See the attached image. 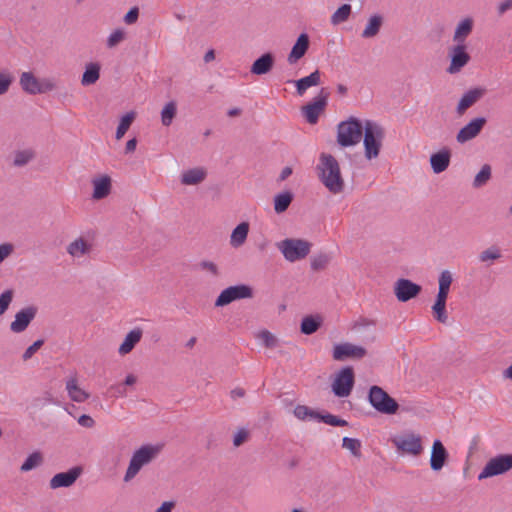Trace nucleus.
Listing matches in <instances>:
<instances>
[{
  "mask_svg": "<svg viewBox=\"0 0 512 512\" xmlns=\"http://www.w3.org/2000/svg\"><path fill=\"white\" fill-rule=\"evenodd\" d=\"M497 9H498L499 15L504 14L506 11L512 9V0L502 1L501 3H499Z\"/></svg>",
  "mask_w": 512,
  "mask_h": 512,
  "instance_id": "60",
  "label": "nucleus"
},
{
  "mask_svg": "<svg viewBox=\"0 0 512 512\" xmlns=\"http://www.w3.org/2000/svg\"><path fill=\"white\" fill-rule=\"evenodd\" d=\"M361 441L356 438L344 437L342 440V447L349 450L353 456H361Z\"/></svg>",
  "mask_w": 512,
  "mask_h": 512,
  "instance_id": "43",
  "label": "nucleus"
},
{
  "mask_svg": "<svg viewBox=\"0 0 512 512\" xmlns=\"http://www.w3.org/2000/svg\"><path fill=\"white\" fill-rule=\"evenodd\" d=\"M448 294H449V291L443 290V289H438V294L436 296L435 301L446 303Z\"/></svg>",
  "mask_w": 512,
  "mask_h": 512,
  "instance_id": "64",
  "label": "nucleus"
},
{
  "mask_svg": "<svg viewBox=\"0 0 512 512\" xmlns=\"http://www.w3.org/2000/svg\"><path fill=\"white\" fill-rule=\"evenodd\" d=\"M364 124L355 117L342 121L337 126V143L341 147L357 145L362 138Z\"/></svg>",
  "mask_w": 512,
  "mask_h": 512,
  "instance_id": "5",
  "label": "nucleus"
},
{
  "mask_svg": "<svg viewBox=\"0 0 512 512\" xmlns=\"http://www.w3.org/2000/svg\"><path fill=\"white\" fill-rule=\"evenodd\" d=\"M109 391L111 392L113 397L122 398L127 396V390L124 384L116 383L109 387Z\"/></svg>",
  "mask_w": 512,
  "mask_h": 512,
  "instance_id": "56",
  "label": "nucleus"
},
{
  "mask_svg": "<svg viewBox=\"0 0 512 512\" xmlns=\"http://www.w3.org/2000/svg\"><path fill=\"white\" fill-rule=\"evenodd\" d=\"M318 422H324L325 424L331 425V426H345L347 425V421L344 419H340L335 415L332 414H325L321 415L318 414Z\"/></svg>",
  "mask_w": 512,
  "mask_h": 512,
  "instance_id": "49",
  "label": "nucleus"
},
{
  "mask_svg": "<svg viewBox=\"0 0 512 512\" xmlns=\"http://www.w3.org/2000/svg\"><path fill=\"white\" fill-rule=\"evenodd\" d=\"M294 415L296 418L300 420H306V419H312V420H318V412L310 409L309 407L305 405H297L294 408Z\"/></svg>",
  "mask_w": 512,
  "mask_h": 512,
  "instance_id": "42",
  "label": "nucleus"
},
{
  "mask_svg": "<svg viewBox=\"0 0 512 512\" xmlns=\"http://www.w3.org/2000/svg\"><path fill=\"white\" fill-rule=\"evenodd\" d=\"M328 97L329 92L322 88L319 94L314 97L310 103L302 107L303 115L305 116L308 123H317L320 114L324 111L327 105Z\"/></svg>",
  "mask_w": 512,
  "mask_h": 512,
  "instance_id": "12",
  "label": "nucleus"
},
{
  "mask_svg": "<svg viewBox=\"0 0 512 512\" xmlns=\"http://www.w3.org/2000/svg\"><path fill=\"white\" fill-rule=\"evenodd\" d=\"M20 85L28 94H43L53 91L56 84L53 80L44 78L38 79L31 72H23L20 76Z\"/></svg>",
  "mask_w": 512,
  "mask_h": 512,
  "instance_id": "8",
  "label": "nucleus"
},
{
  "mask_svg": "<svg viewBox=\"0 0 512 512\" xmlns=\"http://www.w3.org/2000/svg\"><path fill=\"white\" fill-rule=\"evenodd\" d=\"M177 114V104L175 101L167 102L161 110V123L169 127Z\"/></svg>",
  "mask_w": 512,
  "mask_h": 512,
  "instance_id": "34",
  "label": "nucleus"
},
{
  "mask_svg": "<svg viewBox=\"0 0 512 512\" xmlns=\"http://www.w3.org/2000/svg\"><path fill=\"white\" fill-rule=\"evenodd\" d=\"M492 177V169L489 164H484L480 171L475 175L473 187L478 189L485 186Z\"/></svg>",
  "mask_w": 512,
  "mask_h": 512,
  "instance_id": "39",
  "label": "nucleus"
},
{
  "mask_svg": "<svg viewBox=\"0 0 512 512\" xmlns=\"http://www.w3.org/2000/svg\"><path fill=\"white\" fill-rule=\"evenodd\" d=\"M163 444H145L136 449L129 461L124 475V482L133 480L141 469L151 464L161 453Z\"/></svg>",
  "mask_w": 512,
  "mask_h": 512,
  "instance_id": "2",
  "label": "nucleus"
},
{
  "mask_svg": "<svg viewBox=\"0 0 512 512\" xmlns=\"http://www.w3.org/2000/svg\"><path fill=\"white\" fill-rule=\"evenodd\" d=\"M276 247L286 261L293 263L308 256L312 243L300 238H286L277 242Z\"/></svg>",
  "mask_w": 512,
  "mask_h": 512,
  "instance_id": "4",
  "label": "nucleus"
},
{
  "mask_svg": "<svg viewBox=\"0 0 512 512\" xmlns=\"http://www.w3.org/2000/svg\"><path fill=\"white\" fill-rule=\"evenodd\" d=\"M398 451L412 456H419L423 452L422 438L413 432H406L392 439Z\"/></svg>",
  "mask_w": 512,
  "mask_h": 512,
  "instance_id": "9",
  "label": "nucleus"
},
{
  "mask_svg": "<svg viewBox=\"0 0 512 512\" xmlns=\"http://www.w3.org/2000/svg\"><path fill=\"white\" fill-rule=\"evenodd\" d=\"M474 26V21L471 17L462 19L456 26L454 31L453 40L457 44H464L466 38L471 34Z\"/></svg>",
  "mask_w": 512,
  "mask_h": 512,
  "instance_id": "28",
  "label": "nucleus"
},
{
  "mask_svg": "<svg viewBox=\"0 0 512 512\" xmlns=\"http://www.w3.org/2000/svg\"><path fill=\"white\" fill-rule=\"evenodd\" d=\"M37 307L27 306L15 314L14 320L10 324V330L14 333H21L27 329L31 321L37 314Z\"/></svg>",
  "mask_w": 512,
  "mask_h": 512,
  "instance_id": "16",
  "label": "nucleus"
},
{
  "mask_svg": "<svg viewBox=\"0 0 512 512\" xmlns=\"http://www.w3.org/2000/svg\"><path fill=\"white\" fill-rule=\"evenodd\" d=\"M470 60L464 44H457L451 49V63L448 72L451 74L459 72Z\"/></svg>",
  "mask_w": 512,
  "mask_h": 512,
  "instance_id": "19",
  "label": "nucleus"
},
{
  "mask_svg": "<svg viewBox=\"0 0 512 512\" xmlns=\"http://www.w3.org/2000/svg\"><path fill=\"white\" fill-rule=\"evenodd\" d=\"M82 473L83 468L81 466H74L66 472L57 473L50 479L49 487L53 490L69 488L74 485Z\"/></svg>",
  "mask_w": 512,
  "mask_h": 512,
  "instance_id": "13",
  "label": "nucleus"
},
{
  "mask_svg": "<svg viewBox=\"0 0 512 512\" xmlns=\"http://www.w3.org/2000/svg\"><path fill=\"white\" fill-rule=\"evenodd\" d=\"M448 294H449V291L443 290V289H438V294L436 296L435 301L446 303Z\"/></svg>",
  "mask_w": 512,
  "mask_h": 512,
  "instance_id": "63",
  "label": "nucleus"
},
{
  "mask_svg": "<svg viewBox=\"0 0 512 512\" xmlns=\"http://www.w3.org/2000/svg\"><path fill=\"white\" fill-rule=\"evenodd\" d=\"M453 282V275L449 270H443L438 278L439 289L450 290V286Z\"/></svg>",
  "mask_w": 512,
  "mask_h": 512,
  "instance_id": "50",
  "label": "nucleus"
},
{
  "mask_svg": "<svg viewBox=\"0 0 512 512\" xmlns=\"http://www.w3.org/2000/svg\"><path fill=\"white\" fill-rule=\"evenodd\" d=\"M198 267L200 270L209 273L213 277H218L220 274L217 264L212 261L203 260L199 262Z\"/></svg>",
  "mask_w": 512,
  "mask_h": 512,
  "instance_id": "52",
  "label": "nucleus"
},
{
  "mask_svg": "<svg viewBox=\"0 0 512 512\" xmlns=\"http://www.w3.org/2000/svg\"><path fill=\"white\" fill-rule=\"evenodd\" d=\"M14 251V245L11 243L0 244V264L8 258Z\"/></svg>",
  "mask_w": 512,
  "mask_h": 512,
  "instance_id": "57",
  "label": "nucleus"
},
{
  "mask_svg": "<svg viewBox=\"0 0 512 512\" xmlns=\"http://www.w3.org/2000/svg\"><path fill=\"white\" fill-rule=\"evenodd\" d=\"M330 260L331 257L326 253L316 254L311 258V268L314 271L323 270L328 266Z\"/></svg>",
  "mask_w": 512,
  "mask_h": 512,
  "instance_id": "44",
  "label": "nucleus"
},
{
  "mask_svg": "<svg viewBox=\"0 0 512 512\" xmlns=\"http://www.w3.org/2000/svg\"><path fill=\"white\" fill-rule=\"evenodd\" d=\"M13 82V77L9 72H0V95L5 94Z\"/></svg>",
  "mask_w": 512,
  "mask_h": 512,
  "instance_id": "53",
  "label": "nucleus"
},
{
  "mask_svg": "<svg viewBox=\"0 0 512 512\" xmlns=\"http://www.w3.org/2000/svg\"><path fill=\"white\" fill-rule=\"evenodd\" d=\"M368 399L373 408L384 414H394L398 410V403L381 387L372 386Z\"/></svg>",
  "mask_w": 512,
  "mask_h": 512,
  "instance_id": "7",
  "label": "nucleus"
},
{
  "mask_svg": "<svg viewBox=\"0 0 512 512\" xmlns=\"http://www.w3.org/2000/svg\"><path fill=\"white\" fill-rule=\"evenodd\" d=\"M100 77V65L98 63L91 62L86 65L85 71L81 78V84L83 86H89L95 84Z\"/></svg>",
  "mask_w": 512,
  "mask_h": 512,
  "instance_id": "33",
  "label": "nucleus"
},
{
  "mask_svg": "<svg viewBox=\"0 0 512 512\" xmlns=\"http://www.w3.org/2000/svg\"><path fill=\"white\" fill-rule=\"evenodd\" d=\"M175 503L173 501H166L161 504L159 508L156 509L155 512H172Z\"/></svg>",
  "mask_w": 512,
  "mask_h": 512,
  "instance_id": "61",
  "label": "nucleus"
},
{
  "mask_svg": "<svg viewBox=\"0 0 512 512\" xmlns=\"http://www.w3.org/2000/svg\"><path fill=\"white\" fill-rule=\"evenodd\" d=\"M487 120L484 117H477L469 121L463 126L456 135V140L460 144H464L476 138L484 128Z\"/></svg>",
  "mask_w": 512,
  "mask_h": 512,
  "instance_id": "14",
  "label": "nucleus"
},
{
  "mask_svg": "<svg viewBox=\"0 0 512 512\" xmlns=\"http://www.w3.org/2000/svg\"><path fill=\"white\" fill-rule=\"evenodd\" d=\"M320 71L315 70L310 75L303 77L299 80L295 81L297 94L299 96L304 95L306 90L312 86H317L320 84Z\"/></svg>",
  "mask_w": 512,
  "mask_h": 512,
  "instance_id": "32",
  "label": "nucleus"
},
{
  "mask_svg": "<svg viewBox=\"0 0 512 512\" xmlns=\"http://www.w3.org/2000/svg\"><path fill=\"white\" fill-rule=\"evenodd\" d=\"M35 154L31 149L19 150L14 154L13 165L16 167H22L28 164L34 159Z\"/></svg>",
  "mask_w": 512,
  "mask_h": 512,
  "instance_id": "40",
  "label": "nucleus"
},
{
  "mask_svg": "<svg viewBox=\"0 0 512 512\" xmlns=\"http://www.w3.org/2000/svg\"><path fill=\"white\" fill-rule=\"evenodd\" d=\"M293 200L291 192L286 191L279 193L274 198V210L276 213L285 212Z\"/></svg>",
  "mask_w": 512,
  "mask_h": 512,
  "instance_id": "36",
  "label": "nucleus"
},
{
  "mask_svg": "<svg viewBox=\"0 0 512 512\" xmlns=\"http://www.w3.org/2000/svg\"><path fill=\"white\" fill-rule=\"evenodd\" d=\"M257 338L267 348H275L278 346L279 341L277 337L268 330H263L259 332Z\"/></svg>",
  "mask_w": 512,
  "mask_h": 512,
  "instance_id": "45",
  "label": "nucleus"
},
{
  "mask_svg": "<svg viewBox=\"0 0 512 512\" xmlns=\"http://www.w3.org/2000/svg\"><path fill=\"white\" fill-rule=\"evenodd\" d=\"M362 136L365 158L367 160L376 159L380 154L385 137L383 127L374 121L366 120Z\"/></svg>",
  "mask_w": 512,
  "mask_h": 512,
  "instance_id": "3",
  "label": "nucleus"
},
{
  "mask_svg": "<svg viewBox=\"0 0 512 512\" xmlns=\"http://www.w3.org/2000/svg\"><path fill=\"white\" fill-rule=\"evenodd\" d=\"M273 65L274 56L271 53H265L253 62L250 71L255 75H264L271 71Z\"/></svg>",
  "mask_w": 512,
  "mask_h": 512,
  "instance_id": "25",
  "label": "nucleus"
},
{
  "mask_svg": "<svg viewBox=\"0 0 512 512\" xmlns=\"http://www.w3.org/2000/svg\"><path fill=\"white\" fill-rule=\"evenodd\" d=\"M207 177V170L203 167L188 169L181 174V183L184 185H198Z\"/></svg>",
  "mask_w": 512,
  "mask_h": 512,
  "instance_id": "26",
  "label": "nucleus"
},
{
  "mask_svg": "<svg viewBox=\"0 0 512 512\" xmlns=\"http://www.w3.org/2000/svg\"><path fill=\"white\" fill-rule=\"evenodd\" d=\"M13 290L8 289L0 295V316L3 315L9 308L13 300Z\"/></svg>",
  "mask_w": 512,
  "mask_h": 512,
  "instance_id": "51",
  "label": "nucleus"
},
{
  "mask_svg": "<svg viewBox=\"0 0 512 512\" xmlns=\"http://www.w3.org/2000/svg\"><path fill=\"white\" fill-rule=\"evenodd\" d=\"M139 17L138 7L131 8L124 16V22L128 25H132L137 22Z\"/></svg>",
  "mask_w": 512,
  "mask_h": 512,
  "instance_id": "58",
  "label": "nucleus"
},
{
  "mask_svg": "<svg viewBox=\"0 0 512 512\" xmlns=\"http://www.w3.org/2000/svg\"><path fill=\"white\" fill-rule=\"evenodd\" d=\"M501 257V253L499 248L497 247H490L484 251H482L479 255V260L483 263L488 261H494Z\"/></svg>",
  "mask_w": 512,
  "mask_h": 512,
  "instance_id": "48",
  "label": "nucleus"
},
{
  "mask_svg": "<svg viewBox=\"0 0 512 512\" xmlns=\"http://www.w3.org/2000/svg\"><path fill=\"white\" fill-rule=\"evenodd\" d=\"M93 194L92 198L100 200L107 197L111 191V178L107 175L94 178L92 180Z\"/></svg>",
  "mask_w": 512,
  "mask_h": 512,
  "instance_id": "24",
  "label": "nucleus"
},
{
  "mask_svg": "<svg viewBox=\"0 0 512 512\" xmlns=\"http://www.w3.org/2000/svg\"><path fill=\"white\" fill-rule=\"evenodd\" d=\"M44 344L43 340H37L32 345H30L22 355L24 361L30 359Z\"/></svg>",
  "mask_w": 512,
  "mask_h": 512,
  "instance_id": "55",
  "label": "nucleus"
},
{
  "mask_svg": "<svg viewBox=\"0 0 512 512\" xmlns=\"http://www.w3.org/2000/svg\"><path fill=\"white\" fill-rule=\"evenodd\" d=\"M92 250V244L82 237L72 241L67 246V253L73 258H81L89 254Z\"/></svg>",
  "mask_w": 512,
  "mask_h": 512,
  "instance_id": "27",
  "label": "nucleus"
},
{
  "mask_svg": "<svg viewBox=\"0 0 512 512\" xmlns=\"http://www.w3.org/2000/svg\"><path fill=\"white\" fill-rule=\"evenodd\" d=\"M136 117V113L134 111H130L121 117L119 125L116 129L115 138L120 140L124 137L125 133L130 128Z\"/></svg>",
  "mask_w": 512,
  "mask_h": 512,
  "instance_id": "37",
  "label": "nucleus"
},
{
  "mask_svg": "<svg viewBox=\"0 0 512 512\" xmlns=\"http://www.w3.org/2000/svg\"><path fill=\"white\" fill-rule=\"evenodd\" d=\"M485 92V89L481 87H476L465 92L458 102L456 112L459 115H463L484 96Z\"/></svg>",
  "mask_w": 512,
  "mask_h": 512,
  "instance_id": "20",
  "label": "nucleus"
},
{
  "mask_svg": "<svg viewBox=\"0 0 512 512\" xmlns=\"http://www.w3.org/2000/svg\"><path fill=\"white\" fill-rule=\"evenodd\" d=\"M66 391L69 398L77 403H83L90 397L89 393L78 385V381L75 376L66 379Z\"/></svg>",
  "mask_w": 512,
  "mask_h": 512,
  "instance_id": "23",
  "label": "nucleus"
},
{
  "mask_svg": "<svg viewBox=\"0 0 512 512\" xmlns=\"http://www.w3.org/2000/svg\"><path fill=\"white\" fill-rule=\"evenodd\" d=\"M249 438V431L246 428H239L233 436V445L239 447Z\"/></svg>",
  "mask_w": 512,
  "mask_h": 512,
  "instance_id": "54",
  "label": "nucleus"
},
{
  "mask_svg": "<svg viewBox=\"0 0 512 512\" xmlns=\"http://www.w3.org/2000/svg\"><path fill=\"white\" fill-rule=\"evenodd\" d=\"M512 469V454H499L489 459L481 472L478 474V480L502 475Z\"/></svg>",
  "mask_w": 512,
  "mask_h": 512,
  "instance_id": "6",
  "label": "nucleus"
},
{
  "mask_svg": "<svg viewBox=\"0 0 512 512\" xmlns=\"http://www.w3.org/2000/svg\"><path fill=\"white\" fill-rule=\"evenodd\" d=\"M309 48V36L306 33H302L297 38L295 44L293 45L289 55L288 62L290 64H295L298 60H300L307 52Z\"/></svg>",
  "mask_w": 512,
  "mask_h": 512,
  "instance_id": "21",
  "label": "nucleus"
},
{
  "mask_svg": "<svg viewBox=\"0 0 512 512\" xmlns=\"http://www.w3.org/2000/svg\"><path fill=\"white\" fill-rule=\"evenodd\" d=\"M351 14V6L349 4H343L340 6L331 16V22L334 25L345 22Z\"/></svg>",
  "mask_w": 512,
  "mask_h": 512,
  "instance_id": "41",
  "label": "nucleus"
},
{
  "mask_svg": "<svg viewBox=\"0 0 512 512\" xmlns=\"http://www.w3.org/2000/svg\"><path fill=\"white\" fill-rule=\"evenodd\" d=\"M77 422L80 426L85 427V428H92L95 426L94 419L90 415H87V414L81 415L78 418Z\"/></svg>",
  "mask_w": 512,
  "mask_h": 512,
  "instance_id": "59",
  "label": "nucleus"
},
{
  "mask_svg": "<svg viewBox=\"0 0 512 512\" xmlns=\"http://www.w3.org/2000/svg\"><path fill=\"white\" fill-rule=\"evenodd\" d=\"M421 292V286L408 279H398L394 285V293L401 302H407Z\"/></svg>",
  "mask_w": 512,
  "mask_h": 512,
  "instance_id": "15",
  "label": "nucleus"
},
{
  "mask_svg": "<svg viewBox=\"0 0 512 512\" xmlns=\"http://www.w3.org/2000/svg\"><path fill=\"white\" fill-rule=\"evenodd\" d=\"M449 454L443 443L436 439L433 441L430 456V467L433 471H440L446 464Z\"/></svg>",
  "mask_w": 512,
  "mask_h": 512,
  "instance_id": "18",
  "label": "nucleus"
},
{
  "mask_svg": "<svg viewBox=\"0 0 512 512\" xmlns=\"http://www.w3.org/2000/svg\"><path fill=\"white\" fill-rule=\"evenodd\" d=\"M136 146H137L136 138H132V139L128 140L126 143V146H125V153L126 154L133 153L136 149Z\"/></svg>",
  "mask_w": 512,
  "mask_h": 512,
  "instance_id": "62",
  "label": "nucleus"
},
{
  "mask_svg": "<svg viewBox=\"0 0 512 512\" xmlns=\"http://www.w3.org/2000/svg\"><path fill=\"white\" fill-rule=\"evenodd\" d=\"M450 159L451 152L447 148L432 154L430 157V164L433 172L436 174L444 172L450 164Z\"/></svg>",
  "mask_w": 512,
  "mask_h": 512,
  "instance_id": "22",
  "label": "nucleus"
},
{
  "mask_svg": "<svg viewBox=\"0 0 512 512\" xmlns=\"http://www.w3.org/2000/svg\"><path fill=\"white\" fill-rule=\"evenodd\" d=\"M321 326V318L314 316H306L301 321L300 330L305 335L315 333Z\"/></svg>",
  "mask_w": 512,
  "mask_h": 512,
  "instance_id": "35",
  "label": "nucleus"
},
{
  "mask_svg": "<svg viewBox=\"0 0 512 512\" xmlns=\"http://www.w3.org/2000/svg\"><path fill=\"white\" fill-rule=\"evenodd\" d=\"M432 312L435 319L440 323H446L448 315L446 312V303L435 301L432 306Z\"/></svg>",
  "mask_w": 512,
  "mask_h": 512,
  "instance_id": "46",
  "label": "nucleus"
},
{
  "mask_svg": "<svg viewBox=\"0 0 512 512\" xmlns=\"http://www.w3.org/2000/svg\"><path fill=\"white\" fill-rule=\"evenodd\" d=\"M249 229L250 226L248 222H241L238 224L231 232L230 245L233 248H239L243 246L247 240Z\"/></svg>",
  "mask_w": 512,
  "mask_h": 512,
  "instance_id": "29",
  "label": "nucleus"
},
{
  "mask_svg": "<svg viewBox=\"0 0 512 512\" xmlns=\"http://www.w3.org/2000/svg\"><path fill=\"white\" fill-rule=\"evenodd\" d=\"M354 382L353 369L351 367H344L336 374L331 385L332 391L337 397H348L352 392Z\"/></svg>",
  "mask_w": 512,
  "mask_h": 512,
  "instance_id": "11",
  "label": "nucleus"
},
{
  "mask_svg": "<svg viewBox=\"0 0 512 512\" xmlns=\"http://www.w3.org/2000/svg\"><path fill=\"white\" fill-rule=\"evenodd\" d=\"M253 297V290L249 285L239 284L229 286L221 291L215 300L216 307L226 306L234 301Z\"/></svg>",
  "mask_w": 512,
  "mask_h": 512,
  "instance_id": "10",
  "label": "nucleus"
},
{
  "mask_svg": "<svg viewBox=\"0 0 512 512\" xmlns=\"http://www.w3.org/2000/svg\"><path fill=\"white\" fill-rule=\"evenodd\" d=\"M142 338V330L139 328L131 330L126 336L122 344L119 346L118 353L120 355H126L130 353L135 345Z\"/></svg>",
  "mask_w": 512,
  "mask_h": 512,
  "instance_id": "31",
  "label": "nucleus"
},
{
  "mask_svg": "<svg viewBox=\"0 0 512 512\" xmlns=\"http://www.w3.org/2000/svg\"><path fill=\"white\" fill-rule=\"evenodd\" d=\"M126 38V33L123 29L114 30L107 38L106 45L108 48H114L119 43L124 41Z\"/></svg>",
  "mask_w": 512,
  "mask_h": 512,
  "instance_id": "47",
  "label": "nucleus"
},
{
  "mask_svg": "<svg viewBox=\"0 0 512 512\" xmlns=\"http://www.w3.org/2000/svg\"><path fill=\"white\" fill-rule=\"evenodd\" d=\"M384 23V18L380 14H374L369 17L365 28L363 29L361 36L364 39H370L377 36L381 30V27Z\"/></svg>",
  "mask_w": 512,
  "mask_h": 512,
  "instance_id": "30",
  "label": "nucleus"
},
{
  "mask_svg": "<svg viewBox=\"0 0 512 512\" xmlns=\"http://www.w3.org/2000/svg\"><path fill=\"white\" fill-rule=\"evenodd\" d=\"M317 168L321 182L331 193L339 194L344 190V179L335 157L322 153Z\"/></svg>",
  "mask_w": 512,
  "mask_h": 512,
  "instance_id": "1",
  "label": "nucleus"
},
{
  "mask_svg": "<svg viewBox=\"0 0 512 512\" xmlns=\"http://www.w3.org/2000/svg\"><path fill=\"white\" fill-rule=\"evenodd\" d=\"M365 355V348L351 343L337 344L333 349V358L337 361H343L347 358L361 359Z\"/></svg>",
  "mask_w": 512,
  "mask_h": 512,
  "instance_id": "17",
  "label": "nucleus"
},
{
  "mask_svg": "<svg viewBox=\"0 0 512 512\" xmlns=\"http://www.w3.org/2000/svg\"><path fill=\"white\" fill-rule=\"evenodd\" d=\"M43 463V455L39 451L31 453L20 467L21 472H29Z\"/></svg>",
  "mask_w": 512,
  "mask_h": 512,
  "instance_id": "38",
  "label": "nucleus"
}]
</instances>
